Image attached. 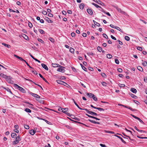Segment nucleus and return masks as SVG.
I'll list each match as a JSON object with an SVG mask.
<instances>
[{"instance_id": "obj_1", "label": "nucleus", "mask_w": 147, "mask_h": 147, "mask_svg": "<svg viewBox=\"0 0 147 147\" xmlns=\"http://www.w3.org/2000/svg\"><path fill=\"white\" fill-rule=\"evenodd\" d=\"M14 85L18 89H19V90H20L21 92H22L23 93H25V92L26 91L22 87H20L17 84H14Z\"/></svg>"}, {"instance_id": "obj_2", "label": "nucleus", "mask_w": 147, "mask_h": 147, "mask_svg": "<svg viewBox=\"0 0 147 147\" xmlns=\"http://www.w3.org/2000/svg\"><path fill=\"white\" fill-rule=\"evenodd\" d=\"M21 140V138H20V136H18L16 137L15 141L13 142V144L14 145H16L19 142V141H20Z\"/></svg>"}, {"instance_id": "obj_3", "label": "nucleus", "mask_w": 147, "mask_h": 147, "mask_svg": "<svg viewBox=\"0 0 147 147\" xmlns=\"http://www.w3.org/2000/svg\"><path fill=\"white\" fill-rule=\"evenodd\" d=\"M84 110L86 111H87V113L90 114H91L93 115L97 116L98 115L97 114V113H96L94 112L93 111H88L86 109H84Z\"/></svg>"}, {"instance_id": "obj_4", "label": "nucleus", "mask_w": 147, "mask_h": 147, "mask_svg": "<svg viewBox=\"0 0 147 147\" xmlns=\"http://www.w3.org/2000/svg\"><path fill=\"white\" fill-rule=\"evenodd\" d=\"M68 109L67 108L64 109L62 108H60L58 109V110L62 112L65 113L68 111Z\"/></svg>"}, {"instance_id": "obj_5", "label": "nucleus", "mask_w": 147, "mask_h": 147, "mask_svg": "<svg viewBox=\"0 0 147 147\" xmlns=\"http://www.w3.org/2000/svg\"><path fill=\"white\" fill-rule=\"evenodd\" d=\"M60 68H58L57 69V71H58L61 72H64L65 70L63 69L64 67L62 66H60L59 67Z\"/></svg>"}, {"instance_id": "obj_6", "label": "nucleus", "mask_w": 147, "mask_h": 147, "mask_svg": "<svg viewBox=\"0 0 147 147\" xmlns=\"http://www.w3.org/2000/svg\"><path fill=\"white\" fill-rule=\"evenodd\" d=\"M57 83H58L59 84H67L64 82L63 81H61L60 80H57Z\"/></svg>"}, {"instance_id": "obj_7", "label": "nucleus", "mask_w": 147, "mask_h": 147, "mask_svg": "<svg viewBox=\"0 0 147 147\" xmlns=\"http://www.w3.org/2000/svg\"><path fill=\"white\" fill-rule=\"evenodd\" d=\"M14 56L15 57L18 58V59H19L21 61H24V62L25 61V60H24V59L22 58L17 56V55H14Z\"/></svg>"}, {"instance_id": "obj_8", "label": "nucleus", "mask_w": 147, "mask_h": 147, "mask_svg": "<svg viewBox=\"0 0 147 147\" xmlns=\"http://www.w3.org/2000/svg\"><path fill=\"white\" fill-rule=\"evenodd\" d=\"M96 3L101 5H103L104 4L99 0H93Z\"/></svg>"}, {"instance_id": "obj_9", "label": "nucleus", "mask_w": 147, "mask_h": 147, "mask_svg": "<svg viewBox=\"0 0 147 147\" xmlns=\"http://www.w3.org/2000/svg\"><path fill=\"white\" fill-rule=\"evenodd\" d=\"M45 20L48 22L49 23H52L53 22V21L50 20L48 17H46L45 18Z\"/></svg>"}, {"instance_id": "obj_10", "label": "nucleus", "mask_w": 147, "mask_h": 147, "mask_svg": "<svg viewBox=\"0 0 147 147\" xmlns=\"http://www.w3.org/2000/svg\"><path fill=\"white\" fill-rule=\"evenodd\" d=\"M41 65L42 67L44 68L46 70H48L49 69L47 66L44 63H42Z\"/></svg>"}, {"instance_id": "obj_11", "label": "nucleus", "mask_w": 147, "mask_h": 147, "mask_svg": "<svg viewBox=\"0 0 147 147\" xmlns=\"http://www.w3.org/2000/svg\"><path fill=\"white\" fill-rule=\"evenodd\" d=\"M30 94L32 96L35 97L37 98H40V96H38V95L36 94H34L32 93H31Z\"/></svg>"}, {"instance_id": "obj_12", "label": "nucleus", "mask_w": 147, "mask_h": 147, "mask_svg": "<svg viewBox=\"0 0 147 147\" xmlns=\"http://www.w3.org/2000/svg\"><path fill=\"white\" fill-rule=\"evenodd\" d=\"M52 65L53 67H59L61 66L60 65L57 63H52Z\"/></svg>"}, {"instance_id": "obj_13", "label": "nucleus", "mask_w": 147, "mask_h": 147, "mask_svg": "<svg viewBox=\"0 0 147 147\" xmlns=\"http://www.w3.org/2000/svg\"><path fill=\"white\" fill-rule=\"evenodd\" d=\"M117 9L118 11L119 12L124 14H125V13L123 11L121 10V9L120 8H117Z\"/></svg>"}, {"instance_id": "obj_14", "label": "nucleus", "mask_w": 147, "mask_h": 147, "mask_svg": "<svg viewBox=\"0 0 147 147\" xmlns=\"http://www.w3.org/2000/svg\"><path fill=\"white\" fill-rule=\"evenodd\" d=\"M72 100L73 101L74 103L75 104V105L77 106V107L80 109L82 110H84V109H82L79 106V105L77 104V103L76 102L75 100L74 99H72Z\"/></svg>"}, {"instance_id": "obj_15", "label": "nucleus", "mask_w": 147, "mask_h": 147, "mask_svg": "<svg viewBox=\"0 0 147 147\" xmlns=\"http://www.w3.org/2000/svg\"><path fill=\"white\" fill-rule=\"evenodd\" d=\"M36 133V131L32 129L30 131L29 133L32 135H33Z\"/></svg>"}, {"instance_id": "obj_16", "label": "nucleus", "mask_w": 147, "mask_h": 147, "mask_svg": "<svg viewBox=\"0 0 147 147\" xmlns=\"http://www.w3.org/2000/svg\"><path fill=\"white\" fill-rule=\"evenodd\" d=\"M70 117L72 119H75L76 120H77V121H80V119L78 118H77V117H74V115H70Z\"/></svg>"}, {"instance_id": "obj_17", "label": "nucleus", "mask_w": 147, "mask_h": 147, "mask_svg": "<svg viewBox=\"0 0 147 147\" xmlns=\"http://www.w3.org/2000/svg\"><path fill=\"white\" fill-rule=\"evenodd\" d=\"M87 95L88 96L90 97H92L94 96V94L91 93H87Z\"/></svg>"}, {"instance_id": "obj_18", "label": "nucleus", "mask_w": 147, "mask_h": 147, "mask_svg": "<svg viewBox=\"0 0 147 147\" xmlns=\"http://www.w3.org/2000/svg\"><path fill=\"white\" fill-rule=\"evenodd\" d=\"M87 11L88 13L90 15H92L93 14V12L92 10L90 9H87Z\"/></svg>"}, {"instance_id": "obj_19", "label": "nucleus", "mask_w": 147, "mask_h": 147, "mask_svg": "<svg viewBox=\"0 0 147 147\" xmlns=\"http://www.w3.org/2000/svg\"><path fill=\"white\" fill-rule=\"evenodd\" d=\"M84 6V3H81L79 5V7L81 9H82Z\"/></svg>"}, {"instance_id": "obj_20", "label": "nucleus", "mask_w": 147, "mask_h": 147, "mask_svg": "<svg viewBox=\"0 0 147 147\" xmlns=\"http://www.w3.org/2000/svg\"><path fill=\"white\" fill-rule=\"evenodd\" d=\"M131 91L134 93H136L137 92V90L136 89L134 88H131L130 90Z\"/></svg>"}, {"instance_id": "obj_21", "label": "nucleus", "mask_w": 147, "mask_h": 147, "mask_svg": "<svg viewBox=\"0 0 147 147\" xmlns=\"http://www.w3.org/2000/svg\"><path fill=\"white\" fill-rule=\"evenodd\" d=\"M1 77H2L5 79H7L8 78V76H7L3 74H1Z\"/></svg>"}, {"instance_id": "obj_22", "label": "nucleus", "mask_w": 147, "mask_h": 147, "mask_svg": "<svg viewBox=\"0 0 147 147\" xmlns=\"http://www.w3.org/2000/svg\"><path fill=\"white\" fill-rule=\"evenodd\" d=\"M123 107H125L126 108H128L130 109L132 111H135V109H132V108H131V107H128L125 106L124 105V106H123Z\"/></svg>"}, {"instance_id": "obj_23", "label": "nucleus", "mask_w": 147, "mask_h": 147, "mask_svg": "<svg viewBox=\"0 0 147 147\" xmlns=\"http://www.w3.org/2000/svg\"><path fill=\"white\" fill-rule=\"evenodd\" d=\"M93 22L94 23V24L97 26H100V24L99 23L96 22V21H95L94 20H93Z\"/></svg>"}, {"instance_id": "obj_24", "label": "nucleus", "mask_w": 147, "mask_h": 147, "mask_svg": "<svg viewBox=\"0 0 147 147\" xmlns=\"http://www.w3.org/2000/svg\"><path fill=\"white\" fill-rule=\"evenodd\" d=\"M138 69L140 71H142L143 70V69L140 66H138L137 67Z\"/></svg>"}, {"instance_id": "obj_25", "label": "nucleus", "mask_w": 147, "mask_h": 147, "mask_svg": "<svg viewBox=\"0 0 147 147\" xmlns=\"http://www.w3.org/2000/svg\"><path fill=\"white\" fill-rule=\"evenodd\" d=\"M17 136V134L15 133H12L11 134V137L12 138H14Z\"/></svg>"}, {"instance_id": "obj_26", "label": "nucleus", "mask_w": 147, "mask_h": 147, "mask_svg": "<svg viewBox=\"0 0 147 147\" xmlns=\"http://www.w3.org/2000/svg\"><path fill=\"white\" fill-rule=\"evenodd\" d=\"M39 119L44 120L45 121L47 124H50V123H51L50 122H49L47 120L45 119L42 118V119Z\"/></svg>"}, {"instance_id": "obj_27", "label": "nucleus", "mask_w": 147, "mask_h": 147, "mask_svg": "<svg viewBox=\"0 0 147 147\" xmlns=\"http://www.w3.org/2000/svg\"><path fill=\"white\" fill-rule=\"evenodd\" d=\"M38 31L41 34H43L45 32L42 29H38Z\"/></svg>"}, {"instance_id": "obj_28", "label": "nucleus", "mask_w": 147, "mask_h": 147, "mask_svg": "<svg viewBox=\"0 0 147 147\" xmlns=\"http://www.w3.org/2000/svg\"><path fill=\"white\" fill-rule=\"evenodd\" d=\"M97 49L98 51L100 52H101L102 51V49L100 47L98 46L97 48Z\"/></svg>"}, {"instance_id": "obj_29", "label": "nucleus", "mask_w": 147, "mask_h": 147, "mask_svg": "<svg viewBox=\"0 0 147 147\" xmlns=\"http://www.w3.org/2000/svg\"><path fill=\"white\" fill-rule=\"evenodd\" d=\"M2 45H4L5 47H7V48H9L10 47V45H9L7 44H6L3 43Z\"/></svg>"}, {"instance_id": "obj_30", "label": "nucleus", "mask_w": 147, "mask_h": 147, "mask_svg": "<svg viewBox=\"0 0 147 147\" xmlns=\"http://www.w3.org/2000/svg\"><path fill=\"white\" fill-rule=\"evenodd\" d=\"M80 65L82 68V69L84 70L85 71H87V69L82 64H80Z\"/></svg>"}, {"instance_id": "obj_31", "label": "nucleus", "mask_w": 147, "mask_h": 147, "mask_svg": "<svg viewBox=\"0 0 147 147\" xmlns=\"http://www.w3.org/2000/svg\"><path fill=\"white\" fill-rule=\"evenodd\" d=\"M107 57L109 59H111L112 57V56L110 54H108L107 55Z\"/></svg>"}, {"instance_id": "obj_32", "label": "nucleus", "mask_w": 147, "mask_h": 147, "mask_svg": "<svg viewBox=\"0 0 147 147\" xmlns=\"http://www.w3.org/2000/svg\"><path fill=\"white\" fill-rule=\"evenodd\" d=\"M25 111L28 113H31V110L29 109L26 108L25 109Z\"/></svg>"}, {"instance_id": "obj_33", "label": "nucleus", "mask_w": 147, "mask_h": 147, "mask_svg": "<svg viewBox=\"0 0 147 147\" xmlns=\"http://www.w3.org/2000/svg\"><path fill=\"white\" fill-rule=\"evenodd\" d=\"M92 4L93 5H94V6H95L97 8L99 7V8H101V7L100 6H99V5H97L96 4L94 3H92Z\"/></svg>"}, {"instance_id": "obj_34", "label": "nucleus", "mask_w": 147, "mask_h": 147, "mask_svg": "<svg viewBox=\"0 0 147 147\" xmlns=\"http://www.w3.org/2000/svg\"><path fill=\"white\" fill-rule=\"evenodd\" d=\"M110 26L111 27V28H118V27H117V26H115L112 24H110Z\"/></svg>"}, {"instance_id": "obj_35", "label": "nucleus", "mask_w": 147, "mask_h": 147, "mask_svg": "<svg viewBox=\"0 0 147 147\" xmlns=\"http://www.w3.org/2000/svg\"><path fill=\"white\" fill-rule=\"evenodd\" d=\"M74 49L72 48H71L69 49L70 52L72 53H74Z\"/></svg>"}, {"instance_id": "obj_36", "label": "nucleus", "mask_w": 147, "mask_h": 147, "mask_svg": "<svg viewBox=\"0 0 147 147\" xmlns=\"http://www.w3.org/2000/svg\"><path fill=\"white\" fill-rule=\"evenodd\" d=\"M125 39L127 41H129L130 39L127 36H125Z\"/></svg>"}, {"instance_id": "obj_37", "label": "nucleus", "mask_w": 147, "mask_h": 147, "mask_svg": "<svg viewBox=\"0 0 147 147\" xmlns=\"http://www.w3.org/2000/svg\"><path fill=\"white\" fill-rule=\"evenodd\" d=\"M142 64L144 66H147V62L146 61H144Z\"/></svg>"}, {"instance_id": "obj_38", "label": "nucleus", "mask_w": 147, "mask_h": 147, "mask_svg": "<svg viewBox=\"0 0 147 147\" xmlns=\"http://www.w3.org/2000/svg\"><path fill=\"white\" fill-rule=\"evenodd\" d=\"M106 132L108 133H110L111 134H114L115 133L113 131H106Z\"/></svg>"}, {"instance_id": "obj_39", "label": "nucleus", "mask_w": 147, "mask_h": 147, "mask_svg": "<svg viewBox=\"0 0 147 147\" xmlns=\"http://www.w3.org/2000/svg\"><path fill=\"white\" fill-rule=\"evenodd\" d=\"M88 121H90V122L93 123L94 124H96V121H95L92 120L91 119H89L88 120Z\"/></svg>"}, {"instance_id": "obj_40", "label": "nucleus", "mask_w": 147, "mask_h": 147, "mask_svg": "<svg viewBox=\"0 0 147 147\" xmlns=\"http://www.w3.org/2000/svg\"><path fill=\"white\" fill-rule=\"evenodd\" d=\"M96 109H97L99 111H104V109H103L101 108H99V107H96Z\"/></svg>"}, {"instance_id": "obj_41", "label": "nucleus", "mask_w": 147, "mask_h": 147, "mask_svg": "<svg viewBox=\"0 0 147 147\" xmlns=\"http://www.w3.org/2000/svg\"><path fill=\"white\" fill-rule=\"evenodd\" d=\"M137 49L138 50L140 51H141L142 50V48L141 47H137Z\"/></svg>"}, {"instance_id": "obj_42", "label": "nucleus", "mask_w": 147, "mask_h": 147, "mask_svg": "<svg viewBox=\"0 0 147 147\" xmlns=\"http://www.w3.org/2000/svg\"><path fill=\"white\" fill-rule=\"evenodd\" d=\"M119 86L120 87H124L125 86V84H119Z\"/></svg>"}, {"instance_id": "obj_43", "label": "nucleus", "mask_w": 147, "mask_h": 147, "mask_svg": "<svg viewBox=\"0 0 147 147\" xmlns=\"http://www.w3.org/2000/svg\"><path fill=\"white\" fill-rule=\"evenodd\" d=\"M23 36L26 40H27L28 39V37L25 34H24V35Z\"/></svg>"}, {"instance_id": "obj_44", "label": "nucleus", "mask_w": 147, "mask_h": 147, "mask_svg": "<svg viewBox=\"0 0 147 147\" xmlns=\"http://www.w3.org/2000/svg\"><path fill=\"white\" fill-rule=\"evenodd\" d=\"M37 40L39 42H41V43H44V41L41 39L38 38Z\"/></svg>"}, {"instance_id": "obj_45", "label": "nucleus", "mask_w": 147, "mask_h": 147, "mask_svg": "<svg viewBox=\"0 0 147 147\" xmlns=\"http://www.w3.org/2000/svg\"><path fill=\"white\" fill-rule=\"evenodd\" d=\"M101 83L103 86H107V84L105 82H102Z\"/></svg>"}, {"instance_id": "obj_46", "label": "nucleus", "mask_w": 147, "mask_h": 147, "mask_svg": "<svg viewBox=\"0 0 147 147\" xmlns=\"http://www.w3.org/2000/svg\"><path fill=\"white\" fill-rule=\"evenodd\" d=\"M24 128L26 129H29V127L28 125H24Z\"/></svg>"}, {"instance_id": "obj_47", "label": "nucleus", "mask_w": 147, "mask_h": 147, "mask_svg": "<svg viewBox=\"0 0 147 147\" xmlns=\"http://www.w3.org/2000/svg\"><path fill=\"white\" fill-rule=\"evenodd\" d=\"M115 63L117 64H118L119 63V61L117 59H115Z\"/></svg>"}, {"instance_id": "obj_48", "label": "nucleus", "mask_w": 147, "mask_h": 147, "mask_svg": "<svg viewBox=\"0 0 147 147\" xmlns=\"http://www.w3.org/2000/svg\"><path fill=\"white\" fill-rule=\"evenodd\" d=\"M102 12H103L105 13H106V14L107 15L109 16H111V14L109 13V12H107V13H106L104 10H103V9H102Z\"/></svg>"}, {"instance_id": "obj_49", "label": "nucleus", "mask_w": 147, "mask_h": 147, "mask_svg": "<svg viewBox=\"0 0 147 147\" xmlns=\"http://www.w3.org/2000/svg\"><path fill=\"white\" fill-rule=\"evenodd\" d=\"M92 98L93 99V100H94L95 101H96L97 100V98L94 95L93 97Z\"/></svg>"}, {"instance_id": "obj_50", "label": "nucleus", "mask_w": 147, "mask_h": 147, "mask_svg": "<svg viewBox=\"0 0 147 147\" xmlns=\"http://www.w3.org/2000/svg\"><path fill=\"white\" fill-rule=\"evenodd\" d=\"M42 13L44 15H46L47 14V12L45 11H43Z\"/></svg>"}, {"instance_id": "obj_51", "label": "nucleus", "mask_w": 147, "mask_h": 147, "mask_svg": "<svg viewBox=\"0 0 147 147\" xmlns=\"http://www.w3.org/2000/svg\"><path fill=\"white\" fill-rule=\"evenodd\" d=\"M28 25L29 26L30 28H31L32 27V24L31 22H29Z\"/></svg>"}, {"instance_id": "obj_52", "label": "nucleus", "mask_w": 147, "mask_h": 147, "mask_svg": "<svg viewBox=\"0 0 147 147\" xmlns=\"http://www.w3.org/2000/svg\"><path fill=\"white\" fill-rule=\"evenodd\" d=\"M101 75L102 77L104 78H106L107 76L104 73H102L101 74Z\"/></svg>"}, {"instance_id": "obj_53", "label": "nucleus", "mask_w": 147, "mask_h": 147, "mask_svg": "<svg viewBox=\"0 0 147 147\" xmlns=\"http://www.w3.org/2000/svg\"><path fill=\"white\" fill-rule=\"evenodd\" d=\"M48 16L49 17H53V14H52V13H49L48 15Z\"/></svg>"}, {"instance_id": "obj_54", "label": "nucleus", "mask_w": 147, "mask_h": 147, "mask_svg": "<svg viewBox=\"0 0 147 147\" xmlns=\"http://www.w3.org/2000/svg\"><path fill=\"white\" fill-rule=\"evenodd\" d=\"M137 137L141 139H147V137H140L138 136H137Z\"/></svg>"}, {"instance_id": "obj_55", "label": "nucleus", "mask_w": 147, "mask_h": 147, "mask_svg": "<svg viewBox=\"0 0 147 147\" xmlns=\"http://www.w3.org/2000/svg\"><path fill=\"white\" fill-rule=\"evenodd\" d=\"M71 35L73 37H74L75 36V34L74 32H72L71 33Z\"/></svg>"}, {"instance_id": "obj_56", "label": "nucleus", "mask_w": 147, "mask_h": 147, "mask_svg": "<svg viewBox=\"0 0 147 147\" xmlns=\"http://www.w3.org/2000/svg\"><path fill=\"white\" fill-rule=\"evenodd\" d=\"M131 96L132 98H136L137 97L136 96H135L134 95L132 94L131 95Z\"/></svg>"}, {"instance_id": "obj_57", "label": "nucleus", "mask_w": 147, "mask_h": 147, "mask_svg": "<svg viewBox=\"0 0 147 147\" xmlns=\"http://www.w3.org/2000/svg\"><path fill=\"white\" fill-rule=\"evenodd\" d=\"M138 131L139 132H143V133H146V131H144L143 130H139V129L138 130Z\"/></svg>"}, {"instance_id": "obj_58", "label": "nucleus", "mask_w": 147, "mask_h": 147, "mask_svg": "<svg viewBox=\"0 0 147 147\" xmlns=\"http://www.w3.org/2000/svg\"><path fill=\"white\" fill-rule=\"evenodd\" d=\"M103 36L105 38H108V37L106 34H103Z\"/></svg>"}, {"instance_id": "obj_59", "label": "nucleus", "mask_w": 147, "mask_h": 147, "mask_svg": "<svg viewBox=\"0 0 147 147\" xmlns=\"http://www.w3.org/2000/svg\"><path fill=\"white\" fill-rule=\"evenodd\" d=\"M86 115L87 116H88V117H90V118H93V119H94V117L90 115H88L87 114H86Z\"/></svg>"}, {"instance_id": "obj_60", "label": "nucleus", "mask_w": 147, "mask_h": 147, "mask_svg": "<svg viewBox=\"0 0 147 147\" xmlns=\"http://www.w3.org/2000/svg\"><path fill=\"white\" fill-rule=\"evenodd\" d=\"M117 70L119 72H121L122 71V69L120 68L118 69Z\"/></svg>"}, {"instance_id": "obj_61", "label": "nucleus", "mask_w": 147, "mask_h": 147, "mask_svg": "<svg viewBox=\"0 0 147 147\" xmlns=\"http://www.w3.org/2000/svg\"><path fill=\"white\" fill-rule=\"evenodd\" d=\"M111 38L113 39L114 40H116V38L114 36H113L111 35Z\"/></svg>"}, {"instance_id": "obj_62", "label": "nucleus", "mask_w": 147, "mask_h": 147, "mask_svg": "<svg viewBox=\"0 0 147 147\" xmlns=\"http://www.w3.org/2000/svg\"><path fill=\"white\" fill-rule=\"evenodd\" d=\"M32 72L35 74H37V73L36 71L32 70Z\"/></svg>"}, {"instance_id": "obj_63", "label": "nucleus", "mask_w": 147, "mask_h": 147, "mask_svg": "<svg viewBox=\"0 0 147 147\" xmlns=\"http://www.w3.org/2000/svg\"><path fill=\"white\" fill-rule=\"evenodd\" d=\"M67 12L69 14H71L72 13L71 11L70 10H68L67 11Z\"/></svg>"}, {"instance_id": "obj_64", "label": "nucleus", "mask_w": 147, "mask_h": 147, "mask_svg": "<svg viewBox=\"0 0 147 147\" xmlns=\"http://www.w3.org/2000/svg\"><path fill=\"white\" fill-rule=\"evenodd\" d=\"M100 145L102 147H106V146L105 145L103 144H100Z\"/></svg>"}]
</instances>
